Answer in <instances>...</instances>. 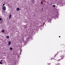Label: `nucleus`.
<instances>
[{
  "instance_id": "f257e3e1",
  "label": "nucleus",
  "mask_w": 65,
  "mask_h": 65,
  "mask_svg": "<svg viewBox=\"0 0 65 65\" xmlns=\"http://www.w3.org/2000/svg\"><path fill=\"white\" fill-rule=\"evenodd\" d=\"M3 9L4 11H5L6 10V7L5 6H4L3 8Z\"/></svg>"
},
{
  "instance_id": "9b49d317",
  "label": "nucleus",
  "mask_w": 65,
  "mask_h": 65,
  "mask_svg": "<svg viewBox=\"0 0 65 65\" xmlns=\"http://www.w3.org/2000/svg\"><path fill=\"white\" fill-rule=\"evenodd\" d=\"M10 50H12V47H10Z\"/></svg>"
},
{
  "instance_id": "6e6552de",
  "label": "nucleus",
  "mask_w": 65,
  "mask_h": 65,
  "mask_svg": "<svg viewBox=\"0 0 65 65\" xmlns=\"http://www.w3.org/2000/svg\"><path fill=\"white\" fill-rule=\"evenodd\" d=\"M61 60V59H60L57 60V61L58 62H59V61H60Z\"/></svg>"
},
{
  "instance_id": "2eb2a0df",
  "label": "nucleus",
  "mask_w": 65,
  "mask_h": 65,
  "mask_svg": "<svg viewBox=\"0 0 65 65\" xmlns=\"http://www.w3.org/2000/svg\"><path fill=\"white\" fill-rule=\"evenodd\" d=\"M2 20V19H1V18H0V21H1Z\"/></svg>"
},
{
  "instance_id": "20e7f679",
  "label": "nucleus",
  "mask_w": 65,
  "mask_h": 65,
  "mask_svg": "<svg viewBox=\"0 0 65 65\" xmlns=\"http://www.w3.org/2000/svg\"><path fill=\"white\" fill-rule=\"evenodd\" d=\"M17 11H19V10H20V9H19V7L18 8H17Z\"/></svg>"
},
{
  "instance_id": "5701e85b",
  "label": "nucleus",
  "mask_w": 65,
  "mask_h": 65,
  "mask_svg": "<svg viewBox=\"0 0 65 65\" xmlns=\"http://www.w3.org/2000/svg\"><path fill=\"white\" fill-rule=\"evenodd\" d=\"M26 0H25V1H26Z\"/></svg>"
},
{
  "instance_id": "423d86ee",
  "label": "nucleus",
  "mask_w": 65,
  "mask_h": 65,
  "mask_svg": "<svg viewBox=\"0 0 65 65\" xmlns=\"http://www.w3.org/2000/svg\"><path fill=\"white\" fill-rule=\"evenodd\" d=\"M9 18L10 19V18H11V14H10V15L9 16Z\"/></svg>"
},
{
  "instance_id": "6ab92c4d",
  "label": "nucleus",
  "mask_w": 65,
  "mask_h": 65,
  "mask_svg": "<svg viewBox=\"0 0 65 65\" xmlns=\"http://www.w3.org/2000/svg\"><path fill=\"white\" fill-rule=\"evenodd\" d=\"M55 56H56V55H55L54 56V58H55Z\"/></svg>"
},
{
  "instance_id": "1a4fd4ad",
  "label": "nucleus",
  "mask_w": 65,
  "mask_h": 65,
  "mask_svg": "<svg viewBox=\"0 0 65 65\" xmlns=\"http://www.w3.org/2000/svg\"><path fill=\"white\" fill-rule=\"evenodd\" d=\"M53 7H54V8H55V7H56V5H53Z\"/></svg>"
},
{
  "instance_id": "f8f14e48",
  "label": "nucleus",
  "mask_w": 65,
  "mask_h": 65,
  "mask_svg": "<svg viewBox=\"0 0 65 65\" xmlns=\"http://www.w3.org/2000/svg\"><path fill=\"white\" fill-rule=\"evenodd\" d=\"M41 4H43V1H42L41 2Z\"/></svg>"
},
{
  "instance_id": "aec40b11",
  "label": "nucleus",
  "mask_w": 65,
  "mask_h": 65,
  "mask_svg": "<svg viewBox=\"0 0 65 65\" xmlns=\"http://www.w3.org/2000/svg\"><path fill=\"white\" fill-rule=\"evenodd\" d=\"M43 8H42V10H43Z\"/></svg>"
},
{
  "instance_id": "412c9836",
  "label": "nucleus",
  "mask_w": 65,
  "mask_h": 65,
  "mask_svg": "<svg viewBox=\"0 0 65 65\" xmlns=\"http://www.w3.org/2000/svg\"><path fill=\"white\" fill-rule=\"evenodd\" d=\"M59 37H60V36H59Z\"/></svg>"
},
{
  "instance_id": "0eeeda50",
  "label": "nucleus",
  "mask_w": 65,
  "mask_h": 65,
  "mask_svg": "<svg viewBox=\"0 0 65 65\" xmlns=\"http://www.w3.org/2000/svg\"><path fill=\"white\" fill-rule=\"evenodd\" d=\"M8 44L9 45H10V44H11V42H9Z\"/></svg>"
},
{
  "instance_id": "f03ea898",
  "label": "nucleus",
  "mask_w": 65,
  "mask_h": 65,
  "mask_svg": "<svg viewBox=\"0 0 65 65\" xmlns=\"http://www.w3.org/2000/svg\"><path fill=\"white\" fill-rule=\"evenodd\" d=\"M0 64H3V62L2 61V60H1V61H0Z\"/></svg>"
},
{
  "instance_id": "4468645a",
  "label": "nucleus",
  "mask_w": 65,
  "mask_h": 65,
  "mask_svg": "<svg viewBox=\"0 0 65 65\" xmlns=\"http://www.w3.org/2000/svg\"><path fill=\"white\" fill-rule=\"evenodd\" d=\"M4 5H5V4H4L3 5V6H4Z\"/></svg>"
},
{
  "instance_id": "7ed1b4c3",
  "label": "nucleus",
  "mask_w": 65,
  "mask_h": 65,
  "mask_svg": "<svg viewBox=\"0 0 65 65\" xmlns=\"http://www.w3.org/2000/svg\"><path fill=\"white\" fill-rule=\"evenodd\" d=\"M61 57H62V58L61 59H63V57H64V56H63V55H62V56H60Z\"/></svg>"
},
{
  "instance_id": "9d476101",
  "label": "nucleus",
  "mask_w": 65,
  "mask_h": 65,
  "mask_svg": "<svg viewBox=\"0 0 65 65\" xmlns=\"http://www.w3.org/2000/svg\"><path fill=\"white\" fill-rule=\"evenodd\" d=\"M7 38H9V36H7L6 37Z\"/></svg>"
},
{
  "instance_id": "4be33fe9",
  "label": "nucleus",
  "mask_w": 65,
  "mask_h": 65,
  "mask_svg": "<svg viewBox=\"0 0 65 65\" xmlns=\"http://www.w3.org/2000/svg\"><path fill=\"white\" fill-rule=\"evenodd\" d=\"M50 4L51 5H52V4Z\"/></svg>"
},
{
  "instance_id": "39448f33",
  "label": "nucleus",
  "mask_w": 65,
  "mask_h": 65,
  "mask_svg": "<svg viewBox=\"0 0 65 65\" xmlns=\"http://www.w3.org/2000/svg\"><path fill=\"white\" fill-rule=\"evenodd\" d=\"M5 31V30H4L3 29L2 31L1 32L2 33H4Z\"/></svg>"
},
{
  "instance_id": "dca6fc26",
  "label": "nucleus",
  "mask_w": 65,
  "mask_h": 65,
  "mask_svg": "<svg viewBox=\"0 0 65 65\" xmlns=\"http://www.w3.org/2000/svg\"><path fill=\"white\" fill-rule=\"evenodd\" d=\"M32 2H34V0H31Z\"/></svg>"
},
{
  "instance_id": "ddd939ff",
  "label": "nucleus",
  "mask_w": 65,
  "mask_h": 65,
  "mask_svg": "<svg viewBox=\"0 0 65 65\" xmlns=\"http://www.w3.org/2000/svg\"><path fill=\"white\" fill-rule=\"evenodd\" d=\"M61 53H63V50H61Z\"/></svg>"
},
{
  "instance_id": "a211bd4d",
  "label": "nucleus",
  "mask_w": 65,
  "mask_h": 65,
  "mask_svg": "<svg viewBox=\"0 0 65 65\" xmlns=\"http://www.w3.org/2000/svg\"><path fill=\"white\" fill-rule=\"evenodd\" d=\"M58 65V63L56 64V65Z\"/></svg>"
},
{
  "instance_id": "f3484780",
  "label": "nucleus",
  "mask_w": 65,
  "mask_h": 65,
  "mask_svg": "<svg viewBox=\"0 0 65 65\" xmlns=\"http://www.w3.org/2000/svg\"><path fill=\"white\" fill-rule=\"evenodd\" d=\"M21 52H22V51H20V54H21Z\"/></svg>"
}]
</instances>
